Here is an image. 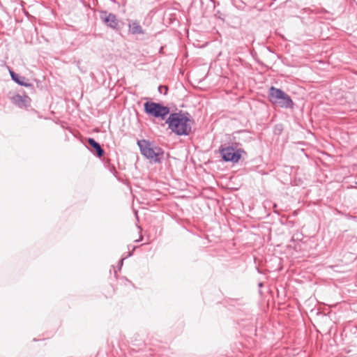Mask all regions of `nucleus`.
I'll return each instance as SVG.
<instances>
[{
  "mask_svg": "<svg viewBox=\"0 0 357 357\" xmlns=\"http://www.w3.org/2000/svg\"><path fill=\"white\" fill-rule=\"evenodd\" d=\"M100 20L106 24L107 26L113 30H120L119 21L115 14L102 10L100 13Z\"/></svg>",
  "mask_w": 357,
  "mask_h": 357,
  "instance_id": "6",
  "label": "nucleus"
},
{
  "mask_svg": "<svg viewBox=\"0 0 357 357\" xmlns=\"http://www.w3.org/2000/svg\"><path fill=\"white\" fill-rule=\"evenodd\" d=\"M282 130V128L280 125L276 126L275 132L278 131V133H280Z\"/></svg>",
  "mask_w": 357,
  "mask_h": 357,
  "instance_id": "13",
  "label": "nucleus"
},
{
  "mask_svg": "<svg viewBox=\"0 0 357 357\" xmlns=\"http://www.w3.org/2000/svg\"><path fill=\"white\" fill-rule=\"evenodd\" d=\"M142 154L155 163L160 162L163 155V151L158 147L153 146L152 144L145 139L137 142Z\"/></svg>",
  "mask_w": 357,
  "mask_h": 357,
  "instance_id": "3",
  "label": "nucleus"
},
{
  "mask_svg": "<svg viewBox=\"0 0 357 357\" xmlns=\"http://www.w3.org/2000/svg\"><path fill=\"white\" fill-rule=\"evenodd\" d=\"M268 94L270 101L273 105L284 109H293L292 99L282 89L271 86Z\"/></svg>",
  "mask_w": 357,
  "mask_h": 357,
  "instance_id": "2",
  "label": "nucleus"
},
{
  "mask_svg": "<svg viewBox=\"0 0 357 357\" xmlns=\"http://www.w3.org/2000/svg\"><path fill=\"white\" fill-rule=\"evenodd\" d=\"M89 144L93 147L96 151V154L98 157H101L104 154V150L102 149L99 143H98L94 139L89 138L88 139Z\"/></svg>",
  "mask_w": 357,
  "mask_h": 357,
  "instance_id": "10",
  "label": "nucleus"
},
{
  "mask_svg": "<svg viewBox=\"0 0 357 357\" xmlns=\"http://www.w3.org/2000/svg\"><path fill=\"white\" fill-rule=\"evenodd\" d=\"M149 114L153 115L155 117H160L162 119H165L166 115L169 113H149Z\"/></svg>",
  "mask_w": 357,
  "mask_h": 357,
  "instance_id": "11",
  "label": "nucleus"
},
{
  "mask_svg": "<svg viewBox=\"0 0 357 357\" xmlns=\"http://www.w3.org/2000/svg\"><path fill=\"white\" fill-rule=\"evenodd\" d=\"M220 153L226 162H237L241 157L240 150L235 149L232 146L222 147L220 149Z\"/></svg>",
  "mask_w": 357,
  "mask_h": 357,
  "instance_id": "5",
  "label": "nucleus"
},
{
  "mask_svg": "<svg viewBox=\"0 0 357 357\" xmlns=\"http://www.w3.org/2000/svg\"><path fill=\"white\" fill-rule=\"evenodd\" d=\"M128 31L133 35L145 33L144 29L137 20L130 21L128 24Z\"/></svg>",
  "mask_w": 357,
  "mask_h": 357,
  "instance_id": "8",
  "label": "nucleus"
},
{
  "mask_svg": "<svg viewBox=\"0 0 357 357\" xmlns=\"http://www.w3.org/2000/svg\"><path fill=\"white\" fill-rule=\"evenodd\" d=\"M168 91V88L166 86H160L158 87V91L160 93L166 94Z\"/></svg>",
  "mask_w": 357,
  "mask_h": 357,
  "instance_id": "12",
  "label": "nucleus"
},
{
  "mask_svg": "<svg viewBox=\"0 0 357 357\" xmlns=\"http://www.w3.org/2000/svg\"><path fill=\"white\" fill-rule=\"evenodd\" d=\"M142 109H144L146 112H170L169 107L163 106L160 103L147 101L145 103L142 104L140 101L135 100V103L132 105L133 112H138V110H141Z\"/></svg>",
  "mask_w": 357,
  "mask_h": 357,
  "instance_id": "4",
  "label": "nucleus"
},
{
  "mask_svg": "<svg viewBox=\"0 0 357 357\" xmlns=\"http://www.w3.org/2000/svg\"><path fill=\"white\" fill-rule=\"evenodd\" d=\"M12 100L15 105L21 109H26L31 102V98L26 95L17 94L13 97Z\"/></svg>",
  "mask_w": 357,
  "mask_h": 357,
  "instance_id": "7",
  "label": "nucleus"
},
{
  "mask_svg": "<svg viewBox=\"0 0 357 357\" xmlns=\"http://www.w3.org/2000/svg\"><path fill=\"white\" fill-rule=\"evenodd\" d=\"M166 123L178 135H188L192 129V121L183 113H170Z\"/></svg>",
  "mask_w": 357,
  "mask_h": 357,
  "instance_id": "1",
  "label": "nucleus"
},
{
  "mask_svg": "<svg viewBox=\"0 0 357 357\" xmlns=\"http://www.w3.org/2000/svg\"><path fill=\"white\" fill-rule=\"evenodd\" d=\"M9 73L12 79L18 84L20 86H32L33 85L28 82V80L26 77L20 76V75L15 73L13 70H9Z\"/></svg>",
  "mask_w": 357,
  "mask_h": 357,
  "instance_id": "9",
  "label": "nucleus"
}]
</instances>
